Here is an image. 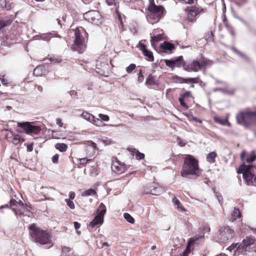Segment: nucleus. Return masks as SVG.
<instances>
[{
	"label": "nucleus",
	"mask_w": 256,
	"mask_h": 256,
	"mask_svg": "<svg viewBox=\"0 0 256 256\" xmlns=\"http://www.w3.org/2000/svg\"><path fill=\"white\" fill-rule=\"evenodd\" d=\"M106 212V207L101 203L97 209L96 216L90 224V226L94 228L98 224H102L104 222V217Z\"/></svg>",
	"instance_id": "0eeeda50"
},
{
	"label": "nucleus",
	"mask_w": 256,
	"mask_h": 256,
	"mask_svg": "<svg viewBox=\"0 0 256 256\" xmlns=\"http://www.w3.org/2000/svg\"><path fill=\"white\" fill-rule=\"evenodd\" d=\"M198 78H186V83L187 84H198Z\"/></svg>",
	"instance_id": "c9c22d12"
},
{
	"label": "nucleus",
	"mask_w": 256,
	"mask_h": 256,
	"mask_svg": "<svg viewBox=\"0 0 256 256\" xmlns=\"http://www.w3.org/2000/svg\"><path fill=\"white\" fill-rule=\"evenodd\" d=\"M256 160V154H254V151H252L250 155H247L246 158V162L250 163Z\"/></svg>",
	"instance_id": "c756f323"
},
{
	"label": "nucleus",
	"mask_w": 256,
	"mask_h": 256,
	"mask_svg": "<svg viewBox=\"0 0 256 256\" xmlns=\"http://www.w3.org/2000/svg\"><path fill=\"white\" fill-rule=\"evenodd\" d=\"M12 210L14 212V213L17 215H22L24 216V210H22V209L20 208H12Z\"/></svg>",
	"instance_id": "4c0bfd02"
},
{
	"label": "nucleus",
	"mask_w": 256,
	"mask_h": 256,
	"mask_svg": "<svg viewBox=\"0 0 256 256\" xmlns=\"http://www.w3.org/2000/svg\"><path fill=\"white\" fill-rule=\"evenodd\" d=\"M0 6H2V8H6V0H0Z\"/></svg>",
	"instance_id": "6e6d98bb"
},
{
	"label": "nucleus",
	"mask_w": 256,
	"mask_h": 256,
	"mask_svg": "<svg viewBox=\"0 0 256 256\" xmlns=\"http://www.w3.org/2000/svg\"><path fill=\"white\" fill-rule=\"evenodd\" d=\"M165 63H166V64L168 66L172 68V69L174 68V59L173 60H165Z\"/></svg>",
	"instance_id": "58836bf2"
},
{
	"label": "nucleus",
	"mask_w": 256,
	"mask_h": 256,
	"mask_svg": "<svg viewBox=\"0 0 256 256\" xmlns=\"http://www.w3.org/2000/svg\"><path fill=\"white\" fill-rule=\"evenodd\" d=\"M139 45L140 46V50L142 51L144 55L148 58V60L149 61L153 62L154 60V58L152 52L147 50L146 45L142 44L140 42H139Z\"/></svg>",
	"instance_id": "a211bd4d"
},
{
	"label": "nucleus",
	"mask_w": 256,
	"mask_h": 256,
	"mask_svg": "<svg viewBox=\"0 0 256 256\" xmlns=\"http://www.w3.org/2000/svg\"><path fill=\"white\" fill-rule=\"evenodd\" d=\"M144 80V76L142 74V70H140L138 74V81L139 83L142 82Z\"/></svg>",
	"instance_id": "de8ad7c7"
},
{
	"label": "nucleus",
	"mask_w": 256,
	"mask_h": 256,
	"mask_svg": "<svg viewBox=\"0 0 256 256\" xmlns=\"http://www.w3.org/2000/svg\"><path fill=\"white\" fill-rule=\"evenodd\" d=\"M238 244H238V243H236V244H233L230 246L226 248V250H229L230 252H231L232 250H234L235 248H236V250L237 249V247L238 246Z\"/></svg>",
	"instance_id": "8fccbe9b"
},
{
	"label": "nucleus",
	"mask_w": 256,
	"mask_h": 256,
	"mask_svg": "<svg viewBox=\"0 0 256 256\" xmlns=\"http://www.w3.org/2000/svg\"><path fill=\"white\" fill-rule=\"evenodd\" d=\"M111 168L112 170L118 174L123 173L126 169V166L117 159L112 162Z\"/></svg>",
	"instance_id": "ddd939ff"
},
{
	"label": "nucleus",
	"mask_w": 256,
	"mask_h": 256,
	"mask_svg": "<svg viewBox=\"0 0 256 256\" xmlns=\"http://www.w3.org/2000/svg\"><path fill=\"white\" fill-rule=\"evenodd\" d=\"M144 158V154L143 153L140 152L139 151L136 150V160H140Z\"/></svg>",
	"instance_id": "a19ab883"
},
{
	"label": "nucleus",
	"mask_w": 256,
	"mask_h": 256,
	"mask_svg": "<svg viewBox=\"0 0 256 256\" xmlns=\"http://www.w3.org/2000/svg\"><path fill=\"white\" fill-rule=\"evenodd\" d=\"M18 204L20 206H22V207L23 209L26 208V207L24 206V204H23V202H21L20 200H19V202H18Z\"/></svg>",
	"instance_id": "774afa93"
},
{
	"label": "nucleus",
	"mask_w": 256,
	"mask_h": 256,
	"mask_svg": "<svg viewBox=\"0 0 256 256\" xmlns=\"http://www.w3.org/2000/svg\"><path fill=\"white\" fill-rule=\"evenodd\" d=\"M6 138L10 142L15 145L18 144L21 140V137L18 134H15L11 131H8L6 134Z\"/></svg>",
	"instance_id": "2eb2a0df"
},
{
	"label": "nucleus",
	"mask_w": 256,
	"mask_h": 256,
	"mask_svg": "<svg viewBox=\"0 0 256 256\" xmlns=\"http://www.w3.org/2000/svg\"><path fill=\"white\" fill-rule=\"evenodd\" d=\"M232 50H233V51L235 53L237 54H238L241 57H242V58L245 57V55L244 54H242V52H241L240 51H238L236 48H233Z\"/></svg>",
	"instance_id": "603ef678"
},
{
	"label": "nucleus",
	"mask_w": 256,
	"mask_h": 256,
	"mask_svg": "<svg viewBox=\"0 0 256 256\" xmlns=\"http://www.w3.org/2000/svg\"><path fill=\"white\" fill-rule=\"evenodd\" d=\"M156 84L155 78L154 76L150 75L146 78V84L148 86H153Z\"/></svg>",
	"instance_id": "7c9ffc66"
},
{
	"label": "nucleus",
	"mask_w": 256,
	"mask_h": 256,
	"mask_svg": "<svg viewBox=\"0 0 256 256\" xmlns=\"http://www.w3.org/2000/svg\"><path fill=\"white\" fill-rule=\"evenodd\" d=\"M12 20L10 19H4L0 17V30L4 27L11 24Z\"/></svg>",
	"instance_id": "4be33fe9"
},
{
	"label": "nucleus",
	"mask_w": 256,
	"mask_h": 256,
	"mask_svg": "<svg viewBox=\"0 0 256 256\" xmlns=\"http://www.w3.org/2000/svg\"><path fill=\"white\" fill-rule=\"evenodd\" d=\"M33 145H34L33 143H32V144H28L27 146V150L28 152H32L33 150Z\"/></svg>",
	"instance_id": "13d9d810"
},
{
	"label": "nucleus",
	"mask_w": 256,
	"mask_h": 256,
	"mask_svg": "<svg viewBox=\"0 0 256 256\" xmlns=\"http://www.w3.org/2000/svg\"><path fill=\"white\" fill-rule=\"evenodd\" d=\"M29 228L30 234L35 242L42 244H50L51 236L48 232L37 228L35 224H30Z\"/></svg>",
	"instance_id": "f03ea898"
},
{
	"label": "nucleus",
	"mask_w": 256,
	"mask_h": 256,
	"mask_svg": "<svg viewBox=\"0 0 256 256\" xmlns=\"http://www.w3.org/2000/svg\"><path fill=\"white\" fill-rule=\"evenodd\" d=\"M186 11L187 12L188 19L190 22L194 21L196 16L200 12V9L196 6L188 7Z\"/></svg>",
	"instance_id": "4468645a"
},
{
	"label": "nucleus",
	"mask_w": 256,
	"mask_h": 256,
	"mask_svg": "<svg viewBox=\"0 0 256 256\" xmlns=\"http://www.w3.org/2000/svg\"><path fill=\"white\" fill-rule=\"evenodd\" d=\"M59 158V156L58 154H56L52 157V161L54 163L57 162Z\"/></svg>",
	"instance_id": "864d4df0"
},
{
	"label": "nucleus",
	"mask_w": 256,
	"mask_h": 256,
	"mask_svg": "<svg viewBox=\"0 0 256 256\" xmlns=\"http://www.w3.org/2000/svg\"><path fill=\"white\" fill-rule=\"evenodd\" d=\"M165 190L164 188H162L160 186L156 187L154 188L151 190L150 192V193L154 194V195H160L161 194L163 193L164 192Z\"/></svg>",
	"instance_id": "393cba45"
},
{
	"label": "nucleus",
	"mask_w": 256,
	"mask_h": 256,
	"mask_svg": "<svg viewBox=\"0 0 256 256\" xmlns=\"http://www.w3.org/2000/svg\"><path fill=\"white\" fill-rule=\"evenodd\" d=\"M49 60L50 61V62H62V60L61 59H58V58H50L49 59Z\"/></svg>",
	"instance_id": "052dcab7"
},
{
	"label": "nucleus",
	"mask_w": 256,
	"mask_h": 256,
	"mask_svg": "<svg viewBox=\"0 0 256 256\" xmlns=\"http://www.w3.org/2000/svg\"><path fill=\"white\" fill-rule=\"evenodd\" d=\"M220 91H222L223 93H226L228 94H234V90H228L226 88H223V89H219Z\"/></svg>",
	"instance_id": "09e8293b"
},
{
	"label": "nucleus",
	"mask_w": 256,
	"mask_h": 256,
	"mask_svg": "<svg viewBox=\"0 0 256 256\" xmlns=\"http://www.w3.org/2000/svg\"><path fill=\"white\" fill-rule=\"evenodd\" d=\"M81 116L96 126H100L102 124V122L98 118H96L94 116L86 112H83Z\"/></svg>",
	"instance_id": "dca6fc26"
},
{
	"label": "nucleus",
	"mask_w": 256,
	"mask_h": 256,
	"mask_svg": "<svg viewBox=\"0 0 256 256\" xmlns=\"http://www.w3.org/2000/svg\"><path fill=\"white\" fill-rule=\"evenodd\" d=\"M234 236V231L229 227H226L220 232V240L223 242L231 240Z\"/></svg>",
	"instance_id": "9b49d317"
},
{
	"label": "nucleus",
	"mask_w": 256,
	"mask_h": 256,
	"mask_svg": "<svg viewBox=\"0 0 256 256\" xmlns=\"http://www.w3.org/2000/svg\"><path fill=\"white\" fill-rule=\"evenodd\" d=\"M96 194V192L92 188H90L88 190H85L82 193V196H94Z\"/></svg>",
	"instance_id": "2f4dec72"
},
{
	"label": "nucleus",
	"mask_w": 256,
	"mask_h": 256,
	"mask_svg": "<svg viewBox=\"0 0 256 256\" xmlns=\"http://www.w3.org/2000/svg\"><path fill=\"white\" fill-rule=\"evenodd\" d=\"M71 200H73L75 198V193L74 192H70L69 196Z\"/></svg>",
	"instance_id": "e2e57ef3"
},
{
	"label": "nucleus",
	"mask_w": 256,
	"mask_h": 256,
	"mask_svg": "<svg viewBox=\"0 0 256 256\" xmlns=\"http://www.w3.org/2000/svg\"><path fill=\"white\" fill-rule=\"evenodd\" d=\"M18 126L22 128L24 132L29 135H36L40 134L41 130L40 126L32 125L30 122H18Z\"/></svg>",
	"instance_id": "6e6552de"
},
{
	"label": "nucleus",
	"mask_w": 256,
	"mask_h": 256,
	"mask_svg": "<svg viewBox=\"0 0 256 256\" xmlns=\"http://www.w3.org/2000/svg\"><path fill=\"white\" fill-rule=\"evenodd\" d=\"M163 36L162 34H158L151 38V44L152 46H154V43L156 42H159L162 40Z\"/></svg>",
	"instance_id": "c85d7f7f"
},
{
	"label": "nucleus",
	"mask_w": 256,
	"mask_h": 256,
	"mask_svg": "<svg viewBox=\"0 0 256 256\" xmlns=\"http://www.w3.org/2000/svg\"><path fill=\"white\" fill-rule=\"evenodd\" d=\"M74 226L76 230L78 229L80 226V224L78 223V222H74Z\"/></svg>",
	"instance_id": "680f3d73"
},
{
	"label": "nucleus",
	"mask_w": 256,
	"mask_h": 256,
	"mask_svg": "<svg viewBox=\"0 0 256 256\" xmlns=\"http://www.w3.org/2000/svg\"><path fill=\"white\" fill-rule=\"evenodd\" d=\"M160 47L163 50H172L174 48V46L173 44L166 41L160 44Z\"/></svg>",
	"instance_id": "5701e85b"
},
{
	"label": "nucleus",
	"mask_w": 256,
	"mask_h": 256,
	"mask_svg": "<svg viewBox=\"0 0 256 256\" xmlns=\"http://www.w3.org/2000/svg\"><path fill=\"white\" fill-rule=\"evenodd\" d=\"M55 148L56 150H58L60 152H64L68 149L67 145L64 143L56 144L55 145Z\"/></svg>",
	"instance_id": "a878e982"
},
{
	"label": "nucleus",
	"mask_w": 256,
	"mask_h": 256,
	"mask_svg": "<svg viewBox=\"0 0 256 256\" xmlns=\"http://www.w3.org/2000/svg\"><path fill=\"white\" fill-rule=\"evenodd\" d=\"M152 1H154V0H150V4L148 6L150 13L162 14L164 8L161 6H156L154 4H152Z\"/></svg>",
	"instance_id": "f3484780"
},
{
	"label": "nucleus",
	"mask_w": 256,
	"mask_h": 256,
	"mask_svg": "<svg viewBox=\"0 0 256 256\" xmlns=\"http://www.w3.org/2000/svg\"><path fill=\"white\" fill-rule=\"evenodd\" d=\"M208 64V60L205 58H202L200 60H194L190 64L184 66V70L188 72H198L203 66Z\"/></svg>",
	"instance_id": "9d476101"
},
{
	"label": "nucleus",
	"mask_w": 256,
	"mask_h": 256,
	"mask_svg": "<svg viewBox=\"0 0 256 256\" xmlns=\"http://www.w3.org/2000/svg\"><path fill=\"white\" fill-rule=\"evenodd\" d=\"M0 80L3 85H6L10 82V80L4 72H2L0 74Z\"/></svg>",
	"instance_id": "cd10ccee"
},
{
	"label": "nucleus",
	"mask_w": 256,
	"mask_h": 256,
	"mask_svg": "<svg viewBox=\"0 0 256 256\" xmlns=\"http://www.w3.org/2000/svg\"><path fill=\"white\" fill-rule=\"evenodd\" d=\"M241 214L238 208H234L231 214V219L232 221L236 220L238 218H240Z\"/></svg>",
	"instance_id": "b1692460"
},
{
	"label": "nucleus",
	"mask_w": 256,
	"mask_h": 256,
	"mask_svg": "<svg viewBox=\"0 0 256 256\" xmlns=\"http://www.w3.org/2000/svg\"><path fill=\"white\" fill-rule=\"evenodd\" d=\"M162 14H154L150 13L148 16V22L153 24L158 22L162 18Z\"/></svg>",
	"instance_id": "aec40b11"
},
{
	"label": "nucleus",
	"mask_w": 256,
	"mask_h": 256,
	"mask_svg": "<svg viewBox=\"0 0 256 256\" xmlns=\"http://www.w3.org/2000/svg\"><path fill=\"white\" fill-rule=\"evenodd\" d=\"M238 173L242 174L244 180L248 185L256 184V168L252 165H242L238 170Z\"/></svg>",
	"instance_id": "39448f33"
},
{
	"label": "nucleus",
	"mask_w": 256,
	"mask_h": 256,
	"mask_svg": "<svg viewBox=\"0 0 256 256\" xmlns=\"http://www.w3.org/2000/svg\"><path fill=\"white\" fill-rule=\"evenodd\" d=\"M245 151H243L240 154V158L243 162H246V157Z\"/></svg>",
	"instance_id": "5fc2aeb1"
},
{
	"label": "nucleus",
	"mask_w": 256,
	"mask_h": 256,
	"mask_svg": "<svg viewBox=\"0 0 256 256\" xmlns=\"http://www.w3.org/2000/svg\"><path fill=\"white\" fill-rule=\"evenodd\" d=\"M124 217L128 222L130 224H134V219L129 214L124 213Z\"/></svg>",
	"instance_id": "72a5a7b5"
},
{
	"label": "nucleus",
	"mask_w": 256,
	"mask_h": 256,
	"mask_svg": "<svg viewBox=\"0 0 256 256\" xmlns=\"http://www.w3.org/2000/svg\"><path fill=\"white\" fill-rule=\"evenodd\" d=\"M86 151L87 156L90 158L95 157L98 151L96 144L92 140L88 141L86 142Z\"/></svg>",
	"instance_id": "f8f14e48"
},
{
	"label": "nucleus",
	"mask_w": 256,
	"mask_h": 256,
	"mask_svg": "<svg viewBox=\"0 0 256 256\" xmlns=\"http://www.w3.org/2000/svg\"><path fill=\"white\" fill-rule=\"evenodd\" d=\"M60 133L59 131H52V134L54 137L58 138L57 136H59Z\"/></svg>",
	"instance_id": "bf43d9fd"
},
{
	"label": "nucleus",
	"mask_w": 256,
	"mask_h": 256,
	"mask_svg": "<svg viewBox=\"0 0 256 256\" xmlns=\"http://www.w3.org/2000/svg\"><path fill=\"white\" fill-rule=\"evenodd\" d=\"M174 68L176 67H181L182 66H184H184H186V64L184 63V62L183 60V58L182 56H180L178 58H176L175 59H174Z\"/></svg>",
	"instance_id": "412c9836"
},
{
	"label": "nucleus",
	"mask_w": 256,
	"mask_h": 256,
	"mask_svg": "<svg viewBox=\"0 0 256 256\" xmlns=\"http://www.w3.org/2000/svg\"><path fill=\"white\" fill-rule=\"evenodd\" d=\"M136 68V66L135 64H131L128 66L126 68V71L128 73L130 74L133 70L135 69Z\"/></svg>",
	"instance_id": "ea45409f"
},
{
	"label": "nucleus",
	"mask_w": 256,
	"mask_h": 256,
	"mask_svg": "<svg viewBox=\"0 0 256 256\" xmlns=\"http://www.w3.org/2000/svg\"><path fill=\"white\" fill-rule=\"evenodd\" d=\"M10 206H15L16 204V202H18L16 200H10Z\"/></svg>",
	"instance_id": "338daca9"
},
{
	"label": "nucleus",
	"mask_w": 256,
	"mask_h": 256,
	"mask_svg": "<svg viewBox=\"0 0 256 256\" xmlns=\"http://www.w3.org/2000/svg\"><path fill=\"white\" fill-rule=\"evenodd\" d=\"M174 78L176 80V82L180 84L186 83V78H184L178 76H174Z\"/></svg>",
	"instance_id": "37998d69"
},
{
	"label": "nucleus",
	"mask_w": 256,
	"mask_h": 256,
	"mask_svg": "<svg viewBox=\"0 0 256 256\" xmlns=\"http://www.w3.org/2000/svg\"><path fill=\"white\" fill-rule=\"evenodd\" d=\"M56 124L60 127L62 126L63 124L62 123V120L60 118H58L56 119Z\"/></svg>",
	"instance_id": "4d7b16f0"
},
{
	"label": "nucleus",
	"mask_w": 256,
	"mask_h": 256,
	"mask_svg": "<svg viewBox=\"0 0 256 256\" xmlns=\"http://www.w3.org/2000/svg\"><path fill=\"white\" fill-rule=\"evenodd\" d=\"M216 156V154L215 152H210L206 156V160L208 162L210 163H214L215 162V158Z\"/></svg>",
	"instance_id": "bb28decb"
},
{
	"label": "nucleus",
	"mask_w": 256,
	"mask_h": 256,
	"mask_svg": "<svg viewBox=\"0 0 256 256\" xmlns=\"http://www.w3.org/2000/svg\"><path fill=\"white\" fill-rule=\"evenodd\" d=\"M65 202H66L68 207L71 209H74L75 208V206L74 202L70 200V199H66Z\"/></svg>",
	"instance_id": "79ce46f5"
},
{
	"label": "nucleus",
	"mask_w": 256,
	"mask_h": 256,
	"mask_svg": "<svg viewBox=\"0 0 256 256\" xmlns=\"http://www.w3.org/2000/svg\"><path fill=\"white\" fill-rule=\"evenodd\" d=\"M197 239L195 238H190L186 248L184 251L182 253L180 254L177 255H174L172 256H188V254L190 252V246L192 244H194L195 241H196Z\"/></svg>",
	"instance_id": "6ab92c4d"
},
{
	"label": "nucleus",
	"mask_w": 256,
	"mask_h": 256,
	"mask_svg": "<svg viewBox=\"0 0 256 256\" xmlns=\"http://www.w3.org/2000/svg\"><path fill=\"white\" fill-rule=\"evenodd\" d=\"M201 170L198 168V161L190 155H188L184 158L182 168L180 174L184 178H188V176H198Z\"/></svg>",
	"instance_id": "f257e3e1"
},
{
	"label": "nucleus",
	"mask_w": 256,
	"mask_h": 256,
	"mask_svg": "<svg viewBox=\"0 0 256 256\" xmlns=\"http://www.w3.org/2000/svg\"><path fill=\"white\" fill-rule=\"evenodd\" d=\"M216 196H217L218 200L220 203H222V196H219L216 194Z\"/></svg>",
	"instance_id": "69168bd1"
},
{
	"label": "nucleus",
	"mask_w": 256,
	"mask_h": 256,
	"mask_svg": "<svg viewBox=\"0 0 256 256\" xmlns=\"http://www.w3.org/2000/svg\"><path fill=\"white\" fill-rule=\"evenodd\" d=\"M256 239L252 236H246L243 240L242 243L238 244L237 249L234 253V256L241 254H247V252L251 253L250 256H256V250H250L254 248Z\"/></svg>",
	"instance_id": "20e7f679"
},
{
	"label": "nucleus",
	"mask_w": 256,
	"mask_h": 256,
	"mask_svg": "<svg viewBox=\"0 0 256 256\" xmlns=\"http://www.w3.org/2000/svg\"><path fill=\"white\" fill-rule=\"evenodd\" d=\"M172 202L176 206L178 209L180 210H184V208L182 206L181 202L179 201V200L174 198H173Z\"/></svg>",
	"instance_id": "f704fd0d"
},
{
	"label": "nucleus",
	"mask_w": 256,
	"mask_h": 256,
	"mask_svg": "<svg viewBox=\"0 0 256 256\" xmlns=\"http://www.w3.org/2000/svg\"><path fill=\"white\" fill-rule=\"evenodd\" d=\"M84 17L89 22L96 24H98L102 22V16L97 10L88 12L84 14Z\"/></svg>",
	"instance_id": "1a4fd4ad"
},
{
	"label": "nucleus",
	"mask_w": 256,
	"mask_h": 256,
	"mask_svg": "<svg viewBox=\"0 0 256 256\" xmlns=\"http://www.w3.org/2000/svg\"><path fill=\"white\" fill-rule=\"evenodd\" d=\"M75 38L72 48L80 53L84 52L86 48V41L81 35L80 30H76L74 32Z\"/></svg>",
	"instance_id": "423d86ee"
},
{
	"label": "nucleus",
	"mask_w": 256,
	"mask_h": 256,
	"mask_svg": "<svg viewBox=\"0 0 256 256\" xmlns=\"http://www.w3.org/2000/svg\"><path fill=\"white\" fill-rule=\"evenodd\" d=\"M179 102H180V104L184 108H188V106H187V104L184 102V100H183V98H179Z\"/></svg>",
	"instance_id": "3c124183"
},
{
	"label": "nucleus",
	"mask_w": 256,
	"mask_h": 256,
	"mask_svg": "<svg viewBox=\"0 0 256 256\" xmlns=\"http://www.w3.org/2000/svg\"><path fill=\"white\" fill-rule=\"evenodd\" d=\"M98 116V118H100V120L101 122L102 120L104 121V122H108L110 120L109 116L106 114H100Z\"/></svg>",
	"instance_id": "e433bc0d"
},
{
	"label": "nucleus",
	"mask_w": 256,
	"mask_h": 256,
	"mask_svg": "<svg viewBox=\"0 0 256 256\" xmlns=\"http://www.w3.org/2000/svg\"><path fill=\"white\" fill-rule=\"evenodd\" d=\"M214 122L222 125L226 126V122H228V118L226 120H222L218 117H215L214 118Z\"/></svg>",
	"instance_id": "473e14b6"
},
{
	"label": "nucleus",
	"mask_w": 256,
	"mask_h": 256,
	"mask_svg": "<svg viewBox=\"0 0 256 256\" xmlns=\"http://www.w3.org/2000/svg\"><path fill=\"white\" fill-rule=\"evenodd\" d=\"M237 123L248 128L256 125V111L248 110L240 111L236 115Z\"/></svg>",
	"instance_id": "7ed1b4c3"
},
{
	"label": "nucleus",
	"mask_w": 256,
	"mask_h": 256,
	"mask_svg": "<svg viewBox=\"0 0 256 256\" xmlns=\"http://www.w3.org/2000/svg\"><path fill=\"white\" fill-rule=\"evenodd\" d=\"M192 119L193 120H194L196 122H198L200 124L202 123V120H200V119H198V118H196V117H194V116H192Z\"/></svg>",
	"instance_id": "0e129e2a"
},
{
	"label": "nucleus",
	"mask_w": 256,
	"mask_h": 256,
	"mask_svg": "<svg viewBox=\"0 0 256 256\" xmlns=\"http://www.w3.org/2000/svg\"><path fill=\"white\" fill-rule=\"evenodd\" d=\"M42 67L41 66H37L34 70V74L37 76H40L42 74V72H40V70H42Z\"/></svg>",
	"instance_id": "a18cd8bd"
},
{
	"label": "nucleus",
	"mask_w": 256,
	"mask_h": 256,
	"mask_svg": "<svg viewBox=\"0 0 256 256\" xmlns=\"http://www.w3.org/2000/svg\"><path fill=\"white\" fill-rule=\"evenodd\" d=\"M106 2L109 6H116L118 3V0H106Z\"/></svg>",
	"instance_id": "c03bdc74"
},
{
	"label": "nucleus",
	"mask_w": 256,
	"mask_h": 256,
	"mask_svg": "<svg viewBox=\"0 0 256 256\" xmlns=\"http://www.w3.org/2000/svg\"><path fill=\"white\" fill-rule=\"evenodd\" d=\"M92 158H90L89 159L86 158H79L78 161L80 162V164H86Z\"/></svg>",
	"instance_id": "49530a36"
}]
</instances>
